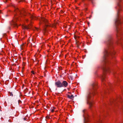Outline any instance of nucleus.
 I'll use <instances>...</instances> for the list:
<instances>
[{"label": "nucleus", "instance_id": "nucleus-27", "mask_svg": "<svg viewBox=\"0 0 123 123\" xmlns=\"http://www.w3.org/2000/svg\"><path fill=\"white\" fill-rule=\"evenodd\" d=\"M109 86L110 87V88H111V86L110 85H109Z\"/></svg>", "mask_w": 123, "mask_h": 123}, {"label": "nucleus", "instance_id": "nucleus-15", "mask_svg": "<svg viewBox=\"0 0 123 123\" xmlns=\"http://www.w3.org/2000/svg\"><path fill=\"white\" fill-rule=\"evenodd\" d=\"M30 17L31 18V19H35V16H33V15L30 14Z\"/></svg>", "mask_w": 123, "mask_h": 123}, {"label": "nucleus", "instance_id": "nucleus-33", "mask_svg": "<svg viewBox=\"0 0 123 123\" xmlns=\"http://www.w3.org/2000/svg\"><path fill=\"white\" fill-rule=\"evenodd\" d=\"M121 45H122L123 46H123V44H121Z\"/></svg>", "mask_w": 123, "mask_h": 123}, {"label": "nucleus", "instance_id": "nucleus-25", "mask_svg": "<svg viewBox=\"0 0 123 123\" xmlns=\"http://www.w3.org/2000/svg\"><path fill=\"white\" fill-rule=\"evenodd\" d=\"M20 75L22 76H23V74H22V73L21 74H20Z\"/></svg>", "mask_w": 123, "mask_h": 123}, {"label": "nucleus", "instance_id": "nucleus-23", "mask_svg": "<svg viewBox=\"0 0 123 123\" xmlns=\"http://www.w3.org/2000/svg\"><path fill=\"white\" fill-rule=\"evenodd\" d=\"M46 118H47L48 119H49V117L48 116H47L46 117Z\"/></svg>", "mask_w": 123, "mask_h": 123}, {"label": "nucleus", "instance_id": "nucleus-4", "mask_svg": "<svg viewBox=\"0 0 123 123\" xmlns=\"http://www.w3.org/2000/svg\"><path fill=\"white\" fill-rule=\"evenodd\" d=\"M15 12H18L20 14V16L22 17V15H23L24 16H25V14H24V13L25 12V11L24 9H22V10L19 9L18 8H15Z\"/></svg>", "mask_w": 123, "mask_h": 123}, {"label": "nucleus", "instance_id": "nucleus-35", "mask_svg": "<svg viewBox=\"0 0 123 123\" xmlns=\"http://www.w3.org/2000/svg\"><path fill=\"white\" fill-rule=\"evenodd\" d=\"M93 12H92V13H93Z\"/></svg>", "mask_w": 123, "mask_h": 123}, {"label": "nucleus", "instance_id": "nucleus-18", "mask_svg": "<svg viewBox=\"0 0 123 123\" xmlns=\"http://www.w3.org/2000/svg\"><path fill=\"white\" fill-rule=\"evenodd\" d=\"M44 31L45 32H47V31L46 28H45L44 29Z\"/></svg>", "mask_w": 123, "mask_h": 123}, {"label": "nucleus", "instance_id": "nucleus-19", "mask_svg": "<svg viewBox=\"0 0 123 123\" xmlns=\"http://www.w3.org/2000/svg\"><path fill=\"white\" fill-rule=\"evenodd\" d=\"M86 109H84L83 110V112L84 113H85V111H86Z\"/></svg>", "mask_w": 123, "mask_h": 123}, {"label": "nucleus", "instance_id": "nucleus-14", "mask_svg": "<svg viewBox=\"0 0 123 123\" xmlns=\"http://www.w3.org/2000/svg\"><path fill=\"white\" fill-rule=\"evenodd\" d=\"M9 94L11 96H13V94H14V96H15V94L14 93V92H9Z\"/></svg>", "mask_w": 123, "mask_h": 123}, {"label": "nucleus", "instance_id": "nucleus-22", "mask_svg": "<svg viewBox=\"0 0 123 123\" xmlns=\"http://www.w3.org/2000/svg\"><path fill=\"white\" fill-rule=\"evenodd\" d=\"M6 33H4L3 34V36H6Z\"/></svg>", "mask_w": 123, "mask_h": 123}, {"label": "nucleus", "instance_id": "nucleus-7", "mask_svg": "<svg viewBox=\"0 0 123 123\" xmlns=\"http://www.w3.org/2000/svg\"><path fill=\"white\" fill-rule=\"evenodd\" d=\"M31 25L30 24L28 25H23L22 26L23 28V29H28L30 28L31 27Z\"/></svg>", "mask_w": 123, "mask_h": 123}, {"label": "nucleus", "instance_id": "nucleus-31", "mask_svg": "<svg viewBox=\"0 0 123 123\" xmlns=\"http://www.w3.org/2000/svg\"><path fill=\"white\" fill-rule=\"evenodd\" d=\"M53 108L54 109H55V108L54 107H53Z\"/></svg>", "mask_w": 123, "mask_h": 123}, {"label": "nucleus", "instance_id": "nucleus-1", "mask_svg": "<svg viewBox=\"0 0 123 123\" xmlns=\"http://www.w3.org/2000/svg\"><path fill=\"white\" fill-rule=\"evenodd\" d=\"M107 41L106 42L107 47L105 49L104 52V56L103 58L104 66L103 69L104 72H109V68L106 66L108 61L107 60V57L109 55H112L114 54L115 52H113V50L112 49L113 48L112 46V41L111 40V37L110 36L107 37Z\"/></svg>", "mask_w": 123, "mask_h": 123}, {"label": "nucleus", "instance_id": "nucleus-3", "mask_svg": "<svg viewBox=\"0 0 123 123\" xmlns=\"http://www.w3.org/2000/svg\"><path fill=\"white\" fill-rule=\"evenodd\" d=\"M97 84L96 83L93 82L91 86L92 89L90 90L87 93L86 95V98L87 99L89 98L92 95H93V91L96 88Z\"/></svg>", "mask_w": 123, "mask_h": 123}, {"label": "nucleus", "instance_id": "nucleus-26", "mask_svg": "<svg viewBox=\"0 0 123 123\" xmlns=\"http://www.w3.org/2000/svg\"><path fill=\"white\" fill-rule=\"evenodd\" d=\"M76 36H75L74 37V38L75 39H76Z\"/></svg>", "mask_w": 123, "mask_h": 123}, {"label": "nucleus", "instance_id": "nucleus-24", "mask_svg": "<svg viewBox=\"0 0 123 123\" xmlns=\"http://www.w3.org/2000/svg\"><path fill=\"white\" fill-rule=\"evenodd\" d=\"M51 111L52 112H53L54 111V110L53 109H52L51 110Z\"/></svg>", "mask_w": 123, "mask_h": 123}, {"label": "nucleus", "instance_id": "nucleus-21", "mask_svg": "<svg viewBox=\"0 0 123 123\" xmlns=\"http://www.w3.org/2000/svg\"><path fill=\"white\" fill-rule=\"evenodd\" d=\"M31 73H32L33 74H35V73L34 72V71H31Z\"/></svg>", "mask_w": 123, "mask_h": 123}, {"label": "nucleus", "instance_id": "nucleus-9", "mask_svg": "<svg viewBox=\"0 0 123 123\" xmlns=\"http://www.w3.org/2000/svg\"><path fill=\"white\" fill-rule=\"evenodd\" d=\"M83 116L84 117V122L85 123L86 122L88 121V120H87V117H86L85 116V115L84 114L83 115Z\"/></svg>", "mask_w": 123, "mask_h": 123}, {"label": "nucleus", "instance_id": "nucleus-17", "mask_svg": "<svg viewBox=\"0 0 123 123\" xmlns=\"http://www.w3.org/2000/svg\"><path fill=\"white\" fill-rule=\"evenodd\" d=\"M13 25L14 27H18V25H17V24H16L15 23H14L13 24Z\"/></svg>", "mask_w": 123, "mask_h": 123}, {"label": "nucleus", "instance_id": "nucleus-2", "mask_svg": "<svg viewBox=\"0 0 123 123\" xmlns=\"http://www.w3.org/2000/svg\"><path fill=\"white\" fill-rule=\"evenodd\" d=\"M121 0H119V2L117 4V17L115 21V25L116 27V29L117 32V37L118 40V43H122V42L123 41V37H121L122 35L121 31H120L119 28L118 27V26L121 23L120 21V18L118 16L119 13L120 11L122 10V6L120 1Z\"/></svg>", "mask_w": 123, "mask_h": 123}, {"label": "nucleus", "instance_id": "nucleus-12", "mask_svg": "<svg viewBox=\"0 0 123 123\" xmlns=\"http://www.w3.org/2000/svg\"><path fill=\"white\" fill-rule=\"evenodd\" d=\"M101 77L102 80V81L103 80H104L105 79V73H104V75H102Z\"/></svg>", "mask_w": 123, "mask_h": 123}, {"label": "nucleus", "instance_id": "nucleus-5", "mask_svg": "<svg viewBox=\"0 0 123 123\" xmlns=\"http://www.w3.org/2000/svg\"><path fill=\"white\" fill-rule=\"evenodd\" d=\"M55 85L57 87L60 88L62 87V81L58 80L55 82Z\"/></svg>", "mask_w": 123, "mask_h": 123}, {"label": "nucleus", "instance_id": "nucleus-32", "mask_svg": "<svg viewBox=\"0 0 123 123\" xmlns=\"http://www.w3.org/2000/svg\"><path fill=\"white\" fill-rule=\"evenodd\" d=\"M24 120H25V118H24Z\"/></svg>", "mask_w": 123, "mask_h": 123}, {"label": "nucleus", "instance_id": "nucleus-20", "mask_svg": "<svg viewBox=\"0 0 123 123\" xmlns=\"http://www.w3.org/2000/svg\"><path fill=\"white\" fill-rule=\"evenodd\" d=\"M7 0H4L3 1L5 3H6L7 2Z\"/></svg>", "mask_w": 123, "mask_h": 123}, {"label": "nucleus", "instance_id": "nucleus-29", "mask_svg": "<svg viewBox=\"0 0 123 123\" xmlns=\"http://www.w3.org/2000/svg\"><path fill=\"white\" fill-rule=\"evenodd\" d=\"M1 11L0 10V13H1Z\"/></svg>", "mask_w": 123, "mask_h": 123}, {"label": "nucleus", "instance_id": "nucleus-8", "mask_svg": "<svg viewBox=\"0 0 123 123\" xmlns=\"http://www.w3.org/2000/svg\"><path fill=\"white\" fill-rule=\"evenodd\" d=\"M42 21L45 24V26L46 27L48 26H49V25H47V23H48L47 20L44 18H42Z\"/></svg>", "mask_w": 123, "mask_h": 123}, {"label": "nucleus", "instance_id": "nucleus-30", "mask_svg": "<svg viewBox=\"0 0 123 123\" xmlns=\"http://www.w3.org/2000/svg\"><path fill=\"white\" fill-rule=\"evenodd\" d=\"M8 16V15H6V17H7V16Z\"/></svg>", "mask_w": 123, "mask_h": 123}, {"label": "nucleus", "instance_id": "nucleus-34", "mask_svg": "<svg viewBox=\"0 0 123 123\" xmlns=\"http://www.w3.org/2000/svg\"><path fill=\"white\" fill-rule=\"evenodd\" d=\"M16 106V105H14V106Z\"/></svg>", "mask_w": 123, "mask_h": 123}, {"label": "nucleus", "instance_id": "nucleus-11", "mask_svg": "<svg viewBox=\"0 0 123 123\" xmlns=\"http://www.w3.org/2000/svg\"><path fill=\"white\" fill-rule=\"evenodd\" d=\"M67 97L68 98L71 99H73L74 97V96L73 95H72L71 96H70L69 95H67Z\"/></svg>", "mask_w": 123, "mask_h": 123}, {"label": "nucleus", "instance_id": "nucleus-28", "mask_svg": "<svg viewBox=\"0 0 123 123\" xmlns=\"http://www.w3.org/2000/svg\"><path fill=\"white\" fill-rule=\"evenodd\" d=\"M30 92H30V91H29V93H28V94H30Z\"/></svg>", "mask_w": 123, "mask_h": 123}, {"label": "nucleus", "instance_id": "nucleus-16", "mask_svg": "<svg viewBox=\"0 0 123 123\" xmlns=\"http://www.w3.org/2000/svg\"><path fill=\"white\" fill-rule=\"evenodd\" d=\"M76 44L77 45V47H78L80 43L78 41H76Z\"/></svg>", "mask_w": 123, "mask_h": 123}, {"label": "nucleus", "instance_id": "nucleus-10", "mask_svg": "<svg viewBox=\"0 0 123 123\" xmlns=\"http://www.w3.org/2000/svg\"><path fill=\"white\" fill-rule=\"evenodd\" d=\"M20 98V97L19 96H18L17 97V98L18 99V102L17 103V105H19V103L21 102V101L19 99Z\"/></svg>", "mask_w": 123, "mask_h": 123}, {"label": "nucleus", "instance_id": "nucleus-6", "mask_svg": "<svg viewBox=\"0 0 123 123\" xmlns=\"http://www.w3.org/2000/svg\"><path fill=\"white\" fill-rule=\"evenodd\" d=\"M62 87H66L68 85V83L66 81L64 80L62 81Z\"/></svg>", "mask_w": 123, "mask_h": 123}, {"label": "nucleus", "instance_id": "nucleus-13", "mask_svg": "<svg viewBox=\"0 0 123 123\" xmlns=\"http://www.w3.org/2000/svg\"><path fill=\"white\" fill-rule=\"evenodd\" d=\"M87 103L89 104L90 108L92 106V102L89 101H87Z\"/></svg>", "mask_w": 123, "mask_h": 123}]
</instances>
